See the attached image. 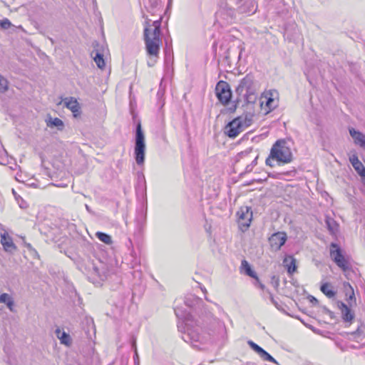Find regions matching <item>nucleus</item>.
<instances>
[{
  "label": "nucleus",
  "mask_w": 365,
  "mask_h": 365,
  "mask_svg": "<svg viewBox=\"0 0 365 365\" xmlns=\"http://www.w3.org/2000/svg\"><path fill=\"white\" fill-rule=\"evenodd\" d=\"M283 265L289 274H293L297 271V261L292 255H287L283 259Z\"/></svg>",
  "instance_id": "15"
},
{
  "label": "nucleus",
  "mask_w": 365,
  "mask_h": 365,
  "mask_svg": "<svg viewBox=\"0 0 365 365\" xmlns=\"http://www.w3.org/2000/svg\"><path fill=\"white\" fill-rule=\"evenodd\" d=\"M9 89V81L6 78L0 75V91L4 93Z\"/></svg>",
  "instance_id": "24"
},
{
  "label": "nucleus",
  "mask_w": 365,
  "mask_h": 365,
  "mask_svg": "<svg viewBox=\"0 0 365 365\" xmlns=\"http://www.w3.org/2000/svg\"><path fill=\"white\" fill-rule=\"evenodd\" d=\"M96 235L100 241L104 242L106 245H111L113 243L111 237L106 233L97 232Z\"/></svg>",
  "instance_id": "22"
},
{
  "label": "nucleus",
  "mask_w": 365,
  "mask_h": 365,
  "mask_svg": "<svg viewBox=\"0 0 365 365\" xmlns=\"http://www.w3.org/2000/svg\"><path fill=\"white\" fill-rule=\"evenodd\" d=\"M240 269L241 273L243 272L246 275H247L256 280H259V277H258L257 273L254 270H252L250 264L246 259H243L242 261Z\"/></svg>",
  "instance_id": "16"
},
{
  "label": "nucleus",
  "mask_w": 365,
  "mask_h": 365,
  "mask_svg": "<svg viewBox=\"0 0 365 365\" xmlns=\"http://www.w3.org/2000/svg\"><path fill=\"white\" fill-rule=\"evenodd\" d=\"M311 302H317V299L316 298H314V297H312V299L311 300Z\"/></svg>",
  "instance_id": "29"
},
{
  "label": "nucleus",
  "mask_w": 365,
  "mask_h": 365,
  "mask_svg": "<svg viewBox=\"0 0 365 365\" xmlns=\"http://www.w3.org/2000/svg\"><path fill=\"white\" fill-rule=\"evenodd\" d=\"M292 160L290 148L284 140H277L272 145L268 157L265 160L267 166L273 168L289 163Z\"/></svg>",
  "instance_id": "2"
},
{
  "label": "nucleus",
  "mask_w": 365,
  "mask_h": 365,
  "mask_svg": "<svg viewBox=\"0 0 365 365\" xmlns=\"http://www.w3.org/2000/svg\"><path fill=\"white\" fill-rule=\"evenodd\" d=\"M134 154L136 163L139 165H143L145 155V143L140 123H138L136 128Z\"/></svg>",
  "instance_id": "4"
},
{
  "label": "nucleus",
  "mask_w": 365,
  "mask_h": 365,
  "mask_svg": "<svg viewBox=\"0 0 365 365\" xmlns=\"http://www.w3.org/2000/svg\"><path fill=\"white\" fill-rule=\"evenodd\" d=\"M327 223L328 229L329 230V231L331 232V233L334 234V233L335 232V230H336V229H334V228L333 227V226H331V223H330L329 221H327Z\"/></svg>",
  "instance_id": "26"
},
{
  "label": "nucleus",
  "mask_w": 365,
  "mask_h": 365,
  "mask_svg": "<svg viewBox=\"0 0 365 365\" xmlns=\"http://www.w3.org/2000/svg\"><path fill=\"white\" fill-rule=\"evenodd\" d=\"M161 19L154 21L147 19L144 24L143 36L147 55L155 61L159 57L160 48L162 45L161 39Z\"/></svg>",
  "instance_id": "1"
},
{
  "label": "nucleus",
  "mask_w": 365,
  "mask_h": 365,
  "mask_svg": "<svg viewBox=\"0 0 365 365\" xmlns=\"http://www.w3.org/2000/svg\"><path fill=\"white\" fill-rule=\"evenodd\" d=\"M349 286L350 287L351 289H352L351 287L349 284ZM347 300L348 301L349 300H350V301L354 300L355 302V299H354V292L353 289H351V293L349 295V299H347Z\"/></svg>",
  "instance_id": "27"
},
{
  "label": "nucleus",
  "mask_w": 365,
  "mask_h": 365,
  "mask_svg": "<svg viewBox=\"0 0 365 365\" xmlns=\"http://www.w3.org/2000/svg\"><path fill=\"white\" fill-rule=\"evenodd\" d=\"M253 119L251 114H242L230 121L225 128V133L231 138L238 136L245 128L250 126Z\"/></svg>",
  "instance_id": "3"
},
{
  "label": "nucleus",
  "mask_w": 365,
  "mask_h": 365,
  "mask_svg": "<svg viewBox=\"0 0 365 365\" xmlns=\"http://www.w3.org/2000/svg\"><path fill=\"white\" fill-rule=\"evenodd\" d=\"M287 235L284 232H277L272 234L268 239L270 249L273 251H278L285 244Z\"/></svg>",
  "instance_id": "9"
},
{
  "label": "nucleus",
  "mask_w": 365,
  "mask_h": 365,
  "mask_svg": "<svg viewBox=\"0 0 365 365\" xmlns=\"http://www.w3.org/2000/svg\"><path fill=\"white\" fill-rule=\"evenodd\" d=\"M215 94L218 101L223 106L228 105L232 96L230 85L225 81L217 82L215 86Z\"/></svg>",
  "instance_id": "5"
},
{
  "label": "nucleus",
  "mask_w": 365,
  "mask_h": 365,
  "mask_svg": "<svg viewBox=\"0 0 365 365\" xmlns=\"http://www.w3.org/2000/svg\"><path fill=\"white\" fill-rule=\"evenodd\" d=\"M47 125L49 127H57L59 130H63L64 124L62 120L58 118H50L47 122Z\"/></svg>",
  "instance_id": "21"
},
{
  "label": "nucleus",
  "mask_w": 365,
  "mask_h": 365,
  "mask_svg": "<svg viewBox=\"0 0 365 365\" xmlns=\"http://www.w3.org/2000/svg\"><path fill=\"white\" fill-rule=\"evenodd\" d=\"M338 307L341 311L342 319L344 322H351L354 319V313L344 302H339Z\"/></svg>",
  "instance_id": "14"
},
{
  "label": "nucleus",
  "mask_w": 365,
  "mask_h": 365,
  "mask_svg": "<svg viewBox=\"0 0 365 365\" xmlns=\"http://www.w3.org/2000/svg\"><path fill=\"white\" fill-rule=\"evenodd\" d=\"M349 161L356 173L361 176L362 182L365 185V167L356 154L349 158Z\"/></svg>",
  "instance_id": "11"
},
{
  "label": "nucleus",
  "mask_w": 365,
  "mask_h": 365,
  "mask_svg": "<svg viewBox=\"0 0 365 365\" xmlns=\"http://www.w3.org/2000/svg\"><path fill=\"white\" fill-rule=\"evenodd\" d=\"M56 335L58 338L61 340L62 344H64L67 346L71 344V337L69 334H66L64 331H61L60 329H57L56 331Z\"/></svg>",
  "instance_id": "19"
},
{
  "label": "nucleus",
  "mask_w": 365,
  "mask_h": 365,
  "mask_svg": "<svg viewBox=\"0 0 365 365\" xmlns=\"http://www.w3.org/2000/svg\"><path fill=\"white\" fill-rule=\"evenodd\" d=\"M0 302L6 304L8 308L13 312L14 311V302L11 297L6 293H4L0 295Z\"/></svg>",
  "instance_id": "20"
},
{
  "label": "nucleus",
  "mask_w": 365,
  "mask_h": 365,
  "mask_svg": "<svg viewBox=\"0 0 365 365\" xmlns=\"http://www.w3.org/2000/svg\"><path fill=\"white\" fill-rule=\"evenodd\" d=\"M0 241L6 252H11L16 250V246L14 243L12 237L6 232L1 234Z\"/></svg>",
  "instance_id": "13"
},
{
  "label": "nucleus",
  "mask_w": 365,
  "mask_h": 365,
  "mask_svg": "<svg viewBox=\"0 0 365 365\" xmlns=\"http://www.w3.org/2000/svg\"><path fill=\"white\" fill-rule=\"evenodd\" d=\"M237 106H234L232 108H230L229 110L231 113H234L236 110Z\"/></svg>",
  "instance_id": "28"
},
{
  "label": "nucleus",
  "mask_w": 365,
  "mask_h": 365,
  "mask_svg": "<svg viewBox=\"0 0 365 365\" xmlns=\"http://www.w3.org/2000/svg\"><path fill=\"white\" fill-rule=\"evenodd\" d=\"M93 60L99 68H104L106 63L102 54L96 53V56L93 57Z\"/></svg>",
  "instance_id": "23"
},
{
  "label": "nucleus",
  "mask_w": 365,
  "mask_h": 365,
  "mask_svg": "<svg viewBox=\"0 0 365 365\" xmlns=\"http://www.w3.org/2000/svg\"><path fill=\"white\" fill-rule=\"evenodd\" d=\"M237 222L242 230L247 229L251 223L252 212L248 207H242L237 211Z\"/></svg>",
  "instance_id": "8"
},
{
  "label": "nucleus",
  "mask_w": 365,
  "mask_h": 365,
  "mask_svg": "<svg viewBox=\"0 0 365 365\" xmlns=\"http://www.w3.org/2000/svg\"><path fill=\"white\" fill-rule=\"evenodd\" d=\"M349 133L354 138V143L361 148H365V135L362 133L355 130L354 128L349 129Z\"/></svg>",
  "instance_id": "18"
},
{
  "label": "nucleus",
  "mask_w": 365,
  "mask_h": 365,
  "mask_svg": "<svg viewBox=\"0 0 365 365\" xmlns=\"http://www.w3.org/2000/svg\"><path fill=\"white\" fill-rule=\"evenodd\" d=\"M0 25L2 29H7L11 26V24L9 19H5L1 21Z\"/></svg>",
  "instance_id": "25"
},
{
  "label": "nucleus",
  "mask_w": 365,
  "mask_h": 365,
  "mask_svg": "<svg viewBox=\"0 0 365 365\" xmlns=\"http://www.w3.org/2000/svg\"><path fill=\"white\" fill-rule=\"evenodd\" d=\"M278 104V100L271 91L264 92L260 97V108L264 114L273 110Z\"/></svg>",
  "instance_id": "7"
},
{
  "label": "nucleus",
  "mask_w": 365,
  "mask_h": 365,
  "mask_svg": "<svg viewBox=\"0 0 365 365\" xmlns=\"http://www.w3.org/2000/svg\"><path fill=\"white\" fill-rule=\"evenodd\" d=\"M248 344L264 361L273 362L274 364L277 363V361L268 352H267L261 346H259V345H257L255 342H253L252 341H248Z\"/></svg>",
  "instance_id": "12"
},
{
  "label": "nucleus",
  "mask_w": 365,
  "mask_h": 365,
  "mask_svg": "<svg viewBox=\"0 0 365 365\" xmlns=\"http://www.w3.org/2000/svg\"><path fill=\"white\" fill-rule=\"evenodd\" d=\"M329 251L330 257L335 264L343 271H346L349 269V262L343 255L340 247L337 244L332 242L330 245Z\"/></svg>",
  "instance_id": "6"
},
{
  "label": "nucleus",
  "mask_w": 365,
  "mask_h": 365,
  "mask_svg": "<svg viewBox=\"0 0 365 365\" xmlns=\"http://www.w3.org/2000/svg\"><path fill=\"white\" fill-rule=\"evenodd\" d=\"M63 102L65 107L72 112L74 118H77L81 115V106L76 98L73 97H66L61 100L58 105H61Z\"/></svg>",
  "instance_id": "10"
},
{
  "label": "nucleus",
  "mask_w": 365,
  "mask_h": 365,
  "mask_svg": "<svg viewBox=\"0 0 365 365\" xmlns=\"http://www.w3.org/2000/svg\"><path fill=\"white\" fill-rule=\"evenodd\" d=\"M242 86L240 85L238 88H237V90H240V88Z\"/></svg>",
  "instance_id": "30"
},
{
  "label": "nucleus",
  "mask_w": 365,
  "mask_h": 365,
  "mask_svg": "<svg viewBox=\"0 0 365 365\" xmlns=\"http://www.w3.org/2000/svg\"><path fill=\"white\" fill-rule=\"evenodd\" d=\"M320 291L328 298L335 297L336 292L334 289V287L329 282H323L320 286Z\"/></svg>",
  "instance_id": "17"
}]
</instances>
